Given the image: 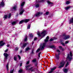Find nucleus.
I'll return each mask as SVG.
<instances>
[{
	"label": "nucleus",
	"mask_w": 73,
	"mask_h": 73,
	"mask_svg": "<svg viewBox=\"0 0 73 73\" xmlns=\"http://www.w3.org/2000/svg\"><path fill=\"white\" fill-rule=\"evenodd\" d=\"M46 34V31H44L42 32L41 33H40V32L38 31L37 33V35H38V36H42L43 37H44L45 36Z\"/></svg>",
	"instance_id": "nucleus-1"
},
{
	"label": "nucleus",
	"mask_w": 73,
	"mask_h": 73,
	"mask_svg": "<svg viewBox=\"0 0 73 73\" xmlns=\"http://www.w3.org/2000/svg\"><path fill=\"white\" fill-rule=\"evenodd\" d=\"M70 56H69V54H68V56L66 58V61H68V60L69 61H70L72 60V56H73L72 52H70Z\"/></svg>",
	"instance_id": "nucleus-2"
},
{
	"label": "nucleus",
	"mask_w": 73,
	"mask_h": 73,
	"mask_svg": "<svg viewBox=\"0 0 73 73\" xmlns=\"http://www.w3.org/2000/svg\"><path fill=\"white\" fill-rule=\"evenodd\" d=\"M63 36L64 40H67V39L70 38V36L69 35H67L65 34H64Z\"/></svg>",
	"instance_id": "nucleus-3"
},
{
	"label": "nucleus",
	"mask_w": 73,
	"mask_h": 73,
	"mask_svg": "<svg viewBox=\"0 0 73 73\" xmlns=\"http://www.w3.org/2000/svg\"><path fill=\"white\" fill-rule=\"evenodd\" d=\"M3 55L4 56H5V58H4V61L5 62L7 61V60L8 58V54L7 53H4L3 54Z\"/></svg>",
	"instance_id": "nucleus-4"
},
{
	"label": "nucleus",
	"mask_w": 73,
	"mask_h": 73,
	"mask_svg": "<svg viewBox=\"0 0 73 73\" xmlns=\"http://www.w3.org/2000/svg\"><path fill=\"white\" fill-rule=\"evenodd\" d=\"M65 63V62L64 61H62L60 62V66L59 67V68H62V67L64 66Z\"/></svg>",
	"instance_id": "nucleus-5"
},
{
	"label": "nucleus",
	"mask_w": 73,
	"mask_h": 73,
	"mask_svg": "<svg viewBox=\"0 0 73 73\" xmlns=\"http://www.w3.org/2000/svg\"><path fill=\"white\" fill-rule=\"evenodd\" d=\"M25 11V10L23 8H21V10L19 11L20 13L19 15H22L23 13V12Z\"/></svg>",
	"instance_id": "nucleus-6"
},
{
	"label": "nucleus",
	"mask_w": 73,
	"mask_h": 73,
	"mask_svg": "<svg viewBox=\"0 0 73 73\" xmlns=\"http://www.w3.org/2000/svg\"><path fill=\"white\" fill-rule=\"evenodd\" d=\"M42 14V13H40V12H38L35 15V16L37 17V16H40V15H41Z\"/></svg>",
	"instance_id": "nucleus-7"
},
{
	"label": "nucleus",
	"mask_w": 73,
	"mask_h": 73,
	"mask_svg": "<svg viewBox=\"0 0 73 73\" xmlns=\"http://www.w3.org/2000/svg\"><path fill=\"white\" fill-rule=\"evenodd\" d=\"M60 54L59 53L58 54L56 55V58L57 60H59V58H60Z\"/></svg>",
	"instance_id": "nucleus-8"
},
{
	"label": "nucleus",
	"mask_w": 73,
	"mask_h": 73,
	"mask_svg": "<svg viewBox=\"0 0 73 73\" xmlns=\"http://www.w3.org/2000/svg\"><path fill=\"white\" fill-rule=\"evenodd\" d=\"M5 44V43H3V41H0V46H3Z\"/></svg>",
	"instance_id": "nucleus-9"
},
{
	"label": "nucleus",
	"mask_w": 73,
	"mask_h": 73,
	"mask_svg": "<svg viewBox=\"0 0 73 73\" xmlns=\"http://www.w3.org/2000/svg\"><path fill=\"white\" fill-rule=\"evenodd\" d=\"M28 44V43H23V46L21 47V48H25V46H27V45Z\"/></svg>",
	"instance_id": "nucleus-10"
},
{
	"label": "nucleus",
	"mask_w": 73,
	"mask_h": 73,
	"mask_svg": "<svg viewBox=\"0 0 73 73\" xmlns=\"http://www.w3.org/2000/svg\"><path fill=\"white\" fill-rule=\"evenodd\" d=\"M31 66H32V65L31 64H29V65H28V66H26V70H29V67Z\"/></svg>",
	"instance_id": "nucleus-11"
},
{
	"label": "nucleus",
	"mask_w": 73,
	"mask_h": 73,
	"mask_svg": "<svg viewBox=\"0 0 73 73\" xmlns=\"http://www.w3.org/2000/svg\"><path fill=\"white\" fill-rule=\"evenodd\" d=\"M47 3H48V5H49L50 6H52L53 5V3L50 2L49 1H47Z\"/></svg>",
	"instance_id": "nucleus-12"
},
{
	"label": "nucleus",
	"mask_w": 73,
	"mask_h": 73,
	"mask_svg": "<svg viewBox=\"0 0 73 73\" xmlns=\"http://www.w3.org/2000/svg\"><path fill=\"white\" fill-rule=\"evenodd\" d=\"M72 23H73V17L69 21V24H70Z\"/></svg>",
	"instance_id": "nucleus-13"
},
{
	"label": "nucleus",
	"mask_w": 73,
	"mask_h": 73,
	"mask_svg": "<svg viewBox=\"0 0 73 73\" xmlns=\"http://www.w3.org/2000/svg\"><path fill=\"white\" fill-rule=\"evenodd\" d=\"M2 2L1 3V4H0V6H2V7H3L4 5V2H3L4 1L2 0Z\"/></svg>",
	"instance_id": "nucleus-14"
},
{
	"label": "nucleus",
	"mask_w": 73,
	"mask_h": 73,
	"mask_svg": "<svg viewBox=\"0 0 73 73\" xmlns=\"http://www.w3.org/2000/svg\"><path fill=\"white\" fill-rule=\"evenodd\" d=\"M45 45V43H43L42 46L41 48V50H42V49L44 48Z\"/></svg>",
	"instance_id": "nucleus-15"
},
{
	"label": "nucleus",
	"mask_w": 73,
	"mask_h": 73,
	"mask_svg": "<svg viewBox=\"0 0 73 73\" xmlns=\"http://www.w3.org/2000/svg\"><path fill=\"white\" fill-rule=\"evenodd\" d=\"M33 67H31L29 68V70H31V72H33L34 71V69H33Z\"/></svg>",
	"instance_id": "nucleus-16"
},
{
	"label": "nucleus",
	"mask_w": 73,
	"mask_h": 73,
	"mask_svg": "<svg viewBox=\"0 0 73 73\" xmlns=\"http://www.w3.org/2000/svg\"><path fill=\"white\" fill-rule=\"evenodd\" d=\"M48 48H51L52 49H53V48L54 47V46L53 45L52 46H47Z\"/></svg>",
	"instance_id": "nucleus-17"
},
{
	"label": "nucleus",
	"mask_w": 73,
	"mask_h": 73,
	"mask_svg": "<svg viewBox=\"0 0 73 73\" xmlns=\"http://www.w3.org/2000/svg\"><path fill=\"white\" fill-rule=\"evenodd\" d=\"M29 19H25L23 20V21H24V22L25 23H28V21H29Z\"/></svg>",
	"instance_id": "nucleus-18"
},
{
	"label": "nucleus",
	"mask_w": 73,
	"mask_h": 73,
	"mask_svg": "<svg viewBox=\"0 0 73 73\" xmlns=\"http://www.w3.org/2000/svg\"><path fill=\"white\" fill-rule=\"evenodd\" d=\"M48 39H49V36H47L46 38V39L44 40V41L45 42H48Z\"/></svg>",
	"instance_id": "nucleus-19"
},
{
	"label": "nucleus",
	"mask_w": 73,
	"mask_h": 73,
	"mask_svg": "<svg viewBox=\"0 0 73 73\" xmlns=\"http://www.w3.org/2000/svg\"><path fill=\"white\" fill-rule=\"evenodd\" d=\"M68 69H65L64 70H63V71L64 73H67V72L68 71Z\"/></svg>",
	"instance_id": "nucleus-20"
},
{
	"label": "nucleus",
	"mask_w": 73,
	"mask_h": 73,
	"mask_svg": "<svg viewBox=\"0 0 73 73\" xmlns=\"http://www.w3.org/2000/svg\"><path fill=\"white\" fill-rule=\"evenodd\" d=\"M16 8H17V6H15V7H13V8H12L11 9V10L12 11H13V9H14V10H16Z\"/></svg>",
	"instance_id": "nucleus-21"
},
{
	"label": "nucleus",
	"mask_w": 73,
	"mask_h": 73,
	"mask_svg": "<svg viewBox=\"0 0 73 73\" xmlns=\"http://www.w3.org/2000/svg\"><path fill=\"white\" fill-rule=\"evenodd\" d=\"M24 20H22L19 22V24H23V23H24Z\"/></svg>",
	"instance_id": "nucleus-22"
},
{
	"label": "nucleus",
	"mask_w": 73,
	"mask_h": 73,
	"mask_svg": "<svg viewBox=\"0 0 73 73\" xmlns=\"http://www.w3.org/2000/svg\"><path fill=\"white\" fill-rule=\"evenodd\" d=\"M32 62H36V58L34 59L33 60H32Z\"/></svg>",
	"instance_id": "nucleus-23"
},
{
	"label": "nucleus",
	"mask_w": 73,
	"mask_h": 73,
	"mask_svg": "<svg viewBox=\"0 0 73 73\" xmlns=\"http://www.w3.org/2000/svg\"><path fill=\"white\" fill-rule=\"evenodd\" d=\"M9 65V64L7 63V65H6V68L7 69V70L8 71V68H9V67H8V65Z\"/></svg>",
	"instance_id": "nucleus-24"
},
{
	"label": "nucleus",
	"mask_w": 73,
	"mask_h": 73,
	"mask_svg": "<svg viewBox=\"0 0 73 73\" xmlns=\"http://www.w3.org/2000/svg\"><path fill=\"white\" fill-rule=\"evenodd\" d=\"M70 6H69L68 7H66L65 8V9L66 10H68V9H69V8H70Z\"/></svg>",
	"instance_id": "nucleus-25"
},
{
	"label": "nucleus",
	"mask_w": 73,
	"mask_h": 73,
	"mask_svg": "<svg viewBox=\"0 0 73 73\" xmlns=\"http://www.w3.org/2000/svg\"><path fill=\"white\" fill-rule=\"evenodd\" d=\"M70 2L69 1H67L66 3V4H70Z\"/></svg>",
	"instance_id": "nucleus-26"
},
{
	"label": "nucleus",
	"mask_w": 73,
	"mask_h": 73,
	"mask_svg": "<svg viewBox=\"0 0 73 73\" xmlns=\"http://www.w3.org/2000/svg\"><path fill=\"white\" fill-rule=\"evenodd\" d=\"M30 27H31V25H29L28 26H27V29H30Z\"/></svg>",
	"instance_id": "nucleus-27"
},
{
	"label": "nucleus",
	"mask_w": 73,
	"mask_h": 73,
	"mask_svg": "<svg viewBox=\"0 0 73 73\" xmlns=\"http://www.w3.org/2000/svg\"><path fill=\"white\" fill-rule=\"evenodd\" d=\"M24 4H25V2H23L21 4V7H23V6L24 5Z\"/></svg>",
	"instance_id": "nucleus-28"
},
{
	"label": "nucleus",
	"mask_w": 73,
	"mask_h": 73,
	"mask_svg": "<svg viewBox=\"0 0 73 73\" xmlns=\"http://www.w3.org/2000/svg\"><path fill=\"white\" fill-rule=\"evenodd\" d=\"M16 23V21H14L11 23V24L12 25H14V24H15Z\"/></svg>",
	"instance_id": "nucleus-29"
},
{
	"label": "nucleus",
	"mask_w": 73,
	"mask_h": 73,
	"mask_svg": "<svg viewBox=\"0 0 73 73\" xmlns=\"http://www.w3.org/2000/svg\"><path fill=\"white\" fill-rule=\"evenodd\" d=\"M29 50H30V48L29 47H27L26 49V51H28Z\"/></svg>",
	"instance_id": "nucleus-30"
},
{
	"label": "nucleus",
	"mask_w": 73,
	"mask_h": 73,
	"mask_svg": "<svg viewBox=\"0 0 73 73\" xmlns=\"http://www.w3.org/2000/svg\"><path fill=\"white\" fill-rule=\"evenodd\" d=\"M23 72V70L22 69H21L19 70L18 72H19V73H21V72Z\"/></svg>",
	"instance_id": "nucleus-31"
},
{
	"label": "nucleus",
	"mask_w": 73,
	"mask_h": 73,
	"mask_svg": "<svg viewBox=\"0 0 73 73\" xmlns=\"http://www.w3.org/2000/svg\"><path fill=\"white\" fill-rule=\"evenodd\" d=\"M44 0H41V1H38V3L40 2H44Z\"/></svg>",
	"instance_id": "nucleus-32"
},
{
	"label": "nucleus",
	"mask_w": 73,
	"mask_h": 73,
	"mask_svg": "<svg viewBox=\"0 0 73 73\" xmlns=\"http://www.w3.org/2000/svg\"><path fill=\"white\" fill-rule=\"evenodd\" d=\"M27 41V36H26L25 38V41Z\"/></svg>",
	"instance_id": "nucleus-33"
},
{
	"label": "nucleus",
	"mask_w": 73,
	"mask_h": 73,
	"mask_svg": "<svg viewBox=\"0 0 73 73\" xmlns=\"http://www.w3.org/2000/svg\"><path fill=\"white\" fill-rule=\"evenodd\" d=\"M11 14L10 13L8 17V19H9V18H10V17H11Z\"/></svg>",
	"instance_id": "nucleus-34"
},
{
	"label": "nucleus",
	"mask_w": 73,
	"mask_h": 73,
	"mask_svg": "<svg viewBox=\"0 0 73 73\" xmlns=\"http://www.w3.org/2000/svg\"><path fill=\"white\" fill-rule=\"evenodd\" d=\"M68 65H69L68 62H67V63L65 66V67H67V66H68Z\"/></svg>",
	"instance_id": "nucleus-35"
},
{
	"label": "nucleus",
	"mask_w": 73,
	"mask_h": 73,
	"mask_svg": "<svg viewBox=\"0 0 73 73\" xmlns=\"http://www.w3.org/2000/svg\"><path fill=\"white\" fill-rule=\"evenodd\" d=\"M36 8H38V7H39V4H36Z\"/></svg>",
	"instance_id": "nucleus-36"
},
{
	"label": "nucleus",
	"mask_w": 73,
	"mask_h": 73,
	"mask_svg": "<svg viewBox=\"0 0 73 73\" xmlns=\"http://www.w3.org/2000/svg\"><path fill=\"white\" fill-rule=\"evenodd\" d=\"M4 18V20H5V19H7V16L6 15H5Z\"/></svg>",
	"instance_id": "nucleus-37"
},
{
	"label": "nucleus",
	"mask_w": 73,
	"mask_h": 73,
	"mask_svg": "<svg viewBox=\"0 0 73 73\" xmlns=\"http://www.w3.org/2000/svg\"><path fill=\"white\" fill-rule=\"evenodd\" d=\"M49 13L47 11L46 13V15H49Z\"/></svg>",
	"instance_id": "nucleus-38"
},
{
	"label": "nucleus",
	"mask_w": 73,
	"mask_h": 73,
	"mask_svg": "<svg viewBox=\"0 0 73 73\" xmlns=\"http://www.w3.org/2000/svg\"><path fill=\"white\" fill-rule=\"evenodd\" d=\"M29 36L30 37H33V35H32V34H31L29 35Z\"/></svg>",
	"instance_id": "nucleus-39"
},
{
	"label": "nucleus",
	"mask_w": 73,
	"mask_h": 73,
	"mask_svg": "<svg viewBox=\"0 0 73 73\" xmlns=\"http://www.w3.org/2000/svg\"><path fill=\"white\" fill-rule=\"evenodd\" d=\"M69 42V41H66L65 42V44H68Z\"/></svg>",
	"instance_id": "nucleus-40"
},
{
	"label": "nucleus",
	"mask_w": 73,
	"mask_h": 73,
	"mask_svg": "<svg viewBox=\"0 0 73 73\" xmlns=\"http://www.w3.org/2000/svg\"><path fill=\"white\" fill-rule=\"evenodd\" d=\"M29 62H30L29 61H28L27 62V63H26L27 65L29 64Z\"/></svg>",
	"instance_id": "nucleus-41"
},
{
	"label": "nucleus",
	"mask_w": 73,
	"mask_h": 73,
	"mask_svg": "<svg viewBox=\"0 0 73 73\" xmlns=\"http://www.w3.org/2000/svg\"><path fill=\"white\" fill-rule=\"evenodd\" d=\"M61 44H62V45H63V46H65V44H64V43H62Z\"/></svg>",
	"instance_id": "nucleus-42"
},
{
	"label": "nucleus",
	"mask_w": 73,
	"mask_h": 73,
	"mask_svg": "<svg viewBox=\"0 0 73 73\" xmlns=\"http://www.w3.org/2000/svg\"><path fill=\"white\" fill-rule=\"evenodd\" d=\"M14 60H15V61H16V60H17V58L16 57H14Z\"/></svg>",
	"instance_id": "nucleus-43"
},
{
	"label": "nucleus",
	"mask_w": 73,
	"mask_h": 73,
	"mask_svg": "<svg viewBox=\"0 0 73 73\" xmlns=\"http://www.w3.org/2000/svg\"><path fill=\"white\" fill-rule=\"evenodd\" d=\"M13 73V70H11L10 71V73Z\"/></svg>",
	"instance_id": "nucleus-44"
},
{
	"label": "nucleus",
	"mask_w": 73,
	"mask_h": 73,
	"mask_svg": "<svg viewBox=\"0 0 73 73\" xmlns=\"http://www.w3.org/2000/svg\"><path fill=\"white\" fill-rule=\"evenodd\" d=\"M40 49L38 48V49L36 50V52H38L40 51Z\"/></svg>",
	"instance_id": "nucleus-45"
},
{
	"label": "nucleus",
	"mask_w": 73,
	"mask_h": 73,
	"mask_svg": "<svg viewBox=\"0 0 73 73\" xmlns=\"http://www.w3.org/2000/svg\"><path fill=\"white\" fill-rule=\"evenodd\" d=\"M18 56L19 59V60H20V59H21V57L19 55H18Z\"/></svg>",
	"instance_id": "nucleus-46"
},
{
	"label": "nucleus",
	"mask_w": 73,
	"mask_h": 73,
	"mask_svg": "<svg viewBox=\"0 0 73 73\" xmlns=\"http://www.w3.org/2000/svg\"><path fill=\"white\" fill-rule=\"evenodd\" d=\"M59 48L60 49H62V47L61 46H59Z\"/></svg>",
	"instance_id": "nucleus-47"
},
{
	"label": "nucleus",
	"mask_w": 73,
	"mask_h": 73,
	"mask_svg": "<svg viewBox=\"0 0 73 73\" xmlns=\"http://www.w3.org/2000/svg\"><path fill=\"white\" fill-rule=\"evenodd\" d=\"M56 51L57 52H60V50H58V49L56 50Z\"/></svg>",
	"instance_id": "nucleus-48"
},
{
	"label": "nucleus",
	"mask_w": 73,
	"mask_h": 73,
	"mask_svg": "<svg viewBox=\"0 0 73 73\" xmlns=\"http://www.w3.org/2000/svg\"><path fill=\"white\" fill-rule=\"evenodd\" d=\"M54 39H51L50 40V41H52Z\"/></svg>",
	"instance_id": "nucleus-49"
},
{
	"label": "nucleus",
	"mask_w": 73,
	"mask_h": 73,
	"mask_svg": "<svg viewBox=\"0 0 73 73\" xmlns=\"http://www.w3.org/2000/svg\"><path fill=\"white\" fill-rule=\"evenodd\" d=\"M33 51H34V50L33 49L32 50V54H33L34 53V52H33Z\"/></svg>",
	"instance_id": "nucleus-50"
},
{
	"label": "nucleus",
	"mask_w": 73,
	"mask_h": 73,
	"mask_svg": "<svg viewBox=\"0 0 73 73\" xmlns=\"http://www.w3.org/2000/svg\"><path fill=\"white\" fill-rule=\"evenodd\" d=\"M35 65L36 66H37V62H36V63H35Z\"/></svg>",
	"instance_id": "nucleus-51"
},
{
	"label": "nucleus",
	"mask_w": 73,
	"mask_h": 73,
	"mask_svg": "<svg viewBox=\"0 0 73 73\" xmlns=\"http://www.w3.org/2000/svg\"><path fill=\"white\" fill-rule=\"evenodd\" d=\"M19 49V48H18L17 47H16L15 48V50H17Z\"/></svg>",
	"instance_id": "nucleus-52"
},
{
	"label": "nucleus",
	"mask_w": 73,
	"mask_h": 73,
	"mask_svg": "<svg viewBox=\"0 0 73 73\" xmlns=\"http://www.w3.org/2000/svg\"><path fill=\"white\" fill-rule=\"evenodd\" d=\"M8 50V49H6V50H5V52H7Z\"/></svg>",
	"instance_id": "nucleus-53"
},
{
	"label": "nucleus",
	"mask_w": 73,
	"mask_h": 73,
	"mask_svg": "<svg viewBox=\"0 0 73 73\" xmlns=\"http://www.w3.org/2000/svg\"><path fill=\"white\" fill-rule=\"evenodd\" d=\"M36 39H37V38L35 37L34 38V41H35V40H36Z\"/></svg>",
	"instance_id": "nucleus-54"
},
{
	"label": "nucleus",
	"mask_w": 73,
	"mask_h": 73,
	"mask_svg": "<svg viewBox=\"0 0 73 73\" xmlns=\"http://www.w3.org/2000/svg\"><path fill=\"white\" fill-rule=\"evenodd\" d=\"M56 39H57V38L56 37H54V40H56Z\"/></svg>",
	"instance_id": "nucleus-55"
},
{
	"label": "nucleus",
	"mask_w": 73,
	"mask_h": 73,
	"mask_svg": "<svg viewBox=\"0 0 73 73\" xmlns=\"http://www.w3.org/2000/svg\"><path fill=\"white\" fill-rule=\"evenodd\" d=\"M10 46V45L9 44H7V47H9V46Z\"/></svg>",
	"instance_id": "nucleus-56"
},
{
	"label": "nucleus",
	"mask_w": 73,
	"mask_h": 73,
	"mask_svg": "<svg viewBox=\"0 0 73 73\" xmlns=\"http://www.w3.org/2000/svg\"><path fill=\"white\" fill-rule=\"evenodd\" d=\"M34 44V41H33L32 42V45H33V44Z\"/></svg>",
	"instance_id": "nucleus-57"
},
{
	"label": "nucleus",
	"mask_w": 73,
	"mask_h": 73,
	"mask_svg": "<svg viewBox=\"0 0 73 73\" xmlns=\"http://www.w3.org/2000/svg\"><path fill=\"white\" fill-rule=\"evenodd\" d=\"M20 66H22V63H21L20 64Z\"/></svg>",
	"instance_id": "nucleus-58"
},
{
	"label": "nucleus",
	"mask_w": 73,
	"mask_h": 73,
	"mask_svg": "<svg viewBox=\"0 0 73 73\" xmlns=\"http://www.w3.org/2000/svg\"><path fill=\"white\" fill-rule=\"evenodd\" d=\"M61 49L62 50H64V48H62V49Z\"/></svg>",
	"instance_id": "nucleus-59"
},
{
	"label": "nucleus",
	"mask_w": 73,
	"mask_h": 73,
	"mask_svg": "<svg viewBox=\"0 0 73 73\" xmlns=\"http://www.w3.org/2000/svg\"><path fill=\"white\" fill-rule=\"evenodd\" d=\"M22 52H23V51H22V50H21L20 52V53H21Z\"/></svg>",
	"instance_id": "nucleus-60"
},
{
	"label": "nucleus",
	"mask_w": 73,
	"mask_h": 73,
	"mask_svg": "<svg viewBox=\"0 0 73 73\" xmlns=\"http://www.w3.org/2000/svg\"><path fill=\"white\" fill-rule=\"evenodd\" d=\"M40 54H41V52H39V53L38 54V55H40Z\"/></svg>",
	"instance_id": "nucleus-61"
},
{
	"label": "nucleus",
	"mask_w": 73,
	"mask_h": 73,
	"mask_svg": "<svg viewBox=\"0 0 73 73\" xmlns=\"http://www.w3.org/2000/svg\"><path fill=\"white\" fill-rule=\"evenodd\" d=\"M22 45V43H21L20 44V45Z\"/></svg>",
	"instance_id": "nucleus-62"
},
{
	"label": "nucleus",
	"mask_w": 73,
	"mask_h": 73,
	"mask_svg": "<svg viewBox=\"0 0 73 73\" xmlns=\"http://www.w3.org/2000/svg\"><path fill=\"white\" fill-rule=\"evenodd\" d=\"M38 57H40V55H38Z\"/></svg>",
	"instance_id": "nucleus-63"
}]
</instances>
